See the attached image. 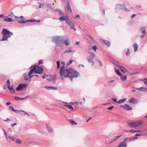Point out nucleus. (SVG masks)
<instances>
[{"mask_svg":"<svg viewBox=\"0 0 147 147\" xmlns=\"http://www.w3.org/2000/svg\"><path fill=\"white\" fill-rule=\"evenodd\" d=\"M60 74L61 76H63L65 77H68L71 80L73 77H77L78 75V73L73 69L70 68L65 69L64 66H61Z\"/></svg>","mask_w":147,"mask_h":147,"instance_id":"f257e3e1","label":"nucleus"},{"mask_svg":"<svg viewBox=\"0 0 147 147\" xmlns=\"http://www.w3.org/2000/svg\"><path fill=\"white\" fill-rule=\"evenodd\" d=\"M144 123L142 119L138 120L136 121L129 122L128 123V126L130 127H139Z\"/></svg>","mask_w":147,"mask_h":147,"instance_id":"f03ea898","label":"nucleus"},{"mask_svg":"<svg viewBox=\"0 0 147 147\" xmlns=\"http://www.w3.org/2000/svg\"><path fill=\"white\" fill-rule=\"evenodd\" d=\"M2 33L3 35V38L1 40H2L5 41L7 40L8 38L10 37L8 35L10 34L11 32L7 30L6 29H3Z\"/></svg>","mask_w":147,"mask_h":147,"instance_id":"7ed1b4c3","label":"nucleus"},{"mask_svg":"<svg viewBox=\"0 0 147 147\" xmlns=\"http://www.w3.org/2000/svg\"><path fill=\"white\" fill-rule=\"evenodd\" d=\"M16 20L19 22L20 23H25L26 22H29V20H27L26 21L23 20L24 18L23 17L21 16L19 17H18L16 16H15Z\"/></svg>","mask_w":147,"mask_h":147,"instance_id":"20e7f679","label":"nucleus"},{"mask_svg":"<svg viewBox=\"0 0 147 147\" xmlns=\"http://www.w3.org/2000/svg\"><path fill=\"white\" fill-rule=\"evenodd\" d=\"M27 85L25 84H20L17 88V90H25L26 87Z\"/></svg>","mask_w":147,"mask_h":147,"instance_id":"39448f33","label":"nucleus"},{"mask_svg":"<svg viewBox=\"0 0 147 147\" xmlns=\"http://www.w3.org/2000/svg\"><path fill=\"white\" fill-rule=\"evenodd\" d=\"M95 55L94 53H91L90 54V56L88 57H87V59L89 63H92V65L94 64V62L93 61V59L94 58Z\"/></svg>","mask_w":147,"mask_h":147,"instance_id":"423d86ee","label":"nucleus"},{"mask_svg":"<svg viewBox=\"0 0 147 147\" xmlns=\"http://www.w3.org/2000/svg\"><path fill=\"white\" fill-rule=\"evenodd\" d=\"M36 66L34 65L30 67V70L29 72V75H31L33 73H36Z\"/></svg>","mask_w":147,"mask_h":147,"instance_id":"0eeeda50","label":"nucleus"},{"mask_svg":"<svg viewBox=\"0 0 147 147\" xmlns=\"http://www.w3.org/2000/svg\"><path fill=\"white\" fill-rule=\"evenodd\" d=\"M36 73L37 74H41L43 72V69L42 67H40L38 66H36Z\"/></svg>","mask_w":147,"mask_h":147,"instance_id":"6e6552de","label":"nucleus"},{"mask_svg":"<svg viewBox=\"0 0 147 147\" xmlns=\"http://www.w3.org/2000/svg\"><path fill=\"white\" fill-rule=\"evenodd\" d=\"M129 102L132 104H135L138 102V101L137 99L132 97L129 100Z\"/></svg>","mask_w":147,"mask_h":147,"instance_id":"1a4fd4ad","label":"nucleus"},{"mask_svg":"<svg viewBox=\"0 0 147 147\" xmlns=\"http://www.w3.org/2000/svg\"><path fill=\"white\" fill-rule=\"evenodd\" d=\"M127 145L126 142H125L123 141L119 144L118 147H126Z\"/></svg>","mask_w":147,"mask_h":147,"instance_id":"9d476101","label":"nucleus"},{"mask_svg":"<svg viewBox=\"0 0 147 147\" xmlns=\"http://www.w3.org/2000/svg\"><path fill=\"white\" fill-rule=\"evenodd\" d=\"M9 15H8L7 17L5 18L4 19V21L6 22H13V20L11 18L8 17L9 16Z\"/></svg>","mask_w":147,"mask_h":147,"instance_id":"9b49d317","label":"nucleus"},{"mask_svg":"<svg viewBox=\"0 0 147 147\" xmlns=\"http://www.w3.org/2000/svg\"><path fill=\"white\" fill-rule=\"evenodd\" d=\"M136 89L144 92H147V88L144 87H141L139 88H136Z\"/></svg>","mask_w":147,"mask_h":147,"instance_id":"f8f14e48","label":"nucleus"},{"mask_svg":"<svg viewBox=\"0 0 147 147\" xmlns=\"http://www.w3.org/2000/svg\"><path fill=\"white\" fill-rule=\"evenodd\" d=\"M60 39V38L58 36L54 37L53 40V41L55 43H57Z\"/></svg>","mask_w":147,"mask_h":147,"instance_id":"ddd939ff","label":"nucleus"},{"mask_svg":"<svg viewBox=\"0 0 147 147\" xmlns=\"http://www.w3.org/2000/svg\"><path fill=\"white\" fill-rule=\"evenodd\" d=\"M117 67L122 72L124 73L125 72L126 70L125 67L119 65H117Z\"/></svg>","mask_w":147,"mask_h":147,"instance_id":"4468645a","label":"nucleus"},{"mask_svg":"<svg viewBox=\"0 0 147 147\" xmlns=\"http://www.w3.org/2000/svg\"><path fill=\"white\" fill-rule=\"evenodd\" d=\"M125 110H127V111H129L132 110V108L127 104H125Z\"/></svg>","mask_w":147,"mask_h":147,"instance_id":"2eb2a0df","label":"nucleus"},{"mask_svg":"<svg viewBox=\"0 0 147 147\" xmlns=\"http://www.w3.org/2000/svg\"><path fill=\"white\" fill-rule=\"evenodd\" d=\"M45 88L47 89V90H50V89H54V90H57V87H47L45 86Z\"/></svg>","mask_w":147,"mask_h":147,"instance_id":"dca6fc26","label":"nucleus"},{"mask_svg":"<svg viewBox=\"0 0 147 147\" xmlns=\"http://www.w3.org/2000/svg\"><path fill=\"white\" fill-rule=\"evenodd\" d=\"M133 46L134 48V51L135 52L136 51L138 48V45L136 43H135L133 45Z\"/></svg>","mask_w":147,"mask_h":147,"instance_id":"f3484780","label":"nucleus"},{"mask_svg":"<svg viewBox=\"0 0 147 147\" xmlns=\"http://www.w3.org/2000/svg\"><path fill=\"white\" fill-rule=\"evenodd\" d=\"M32 76H31V75H29L28 73L27 75L25 76L24 79L26 80H28L30 79Z\"/></svg>","mask_w":147,"mask_h":147,"instance_id":"a211bd4d","label":"nucleus"},{"mask_svg":"<svg viewBox=\"0 0 147 147\" xmlns=\"http://www.w3.org/2000/svg\"><path fill=\"white\" fill-rule=\"evenodd\" d=\"M102 41L107 46L109 47L110 46V43L109 41L105 40H103Z\"/></svg>","mask_w":147,"mask_h":147,"instance_id":"6ab92c4d","label":"nucleus"},{"mask_svg":"<svg viewBox=\"0 0 147 147\" xmlns=\"http://www.w3.org/2000/svg\"><path fill=\"white\" fill-rule=\"evenodd\" d=\"M63 106L66 107L67 108L70 109L74 110L73 107L70 105L66 104L64 105Z\"/></svg>","mask_w":147,"mask_h":147,"instance_id":"aec40b11","label":"nucleus"},{"mask_svg":"<svg viewBox=\"0 0 147 147\" xmlns=\"http://www.w3.org/2000/svg\"><path fill=\"white\" fill-rule=\"evenodd\" d=\"M122 136V135H121L120 136H115L113 138V139L112 140V142H114L116 140L118 139V138H119L120 136Z\"/></svg>","mask_w":147,"mask_h":147,"instance_id":"412c9836","label":"nucleus"},{"mask_svg":"<svg viewBox=\"0 0 147 147\" xmlns=\"http://www.w3.org/2000/svg\"><path fill=\"white\" fill-rule=\"evenodd\" d=\"M64 43L66 46H68L69 44V40L67 39L63 41Z\"/></svg>","mask_w":147,"mask_h":147,"instance_id":"4be33fe9","label":"nucleus"},{"mask_svg":"<svg viewBox=\"0 0 147 147\" xmlns=\"http://www.w3.org/2000/svg\"><path fill=\"white\" fill-rule=\"evenodd\" d=\"M67 10H68L69 9L71 12H72V10L70 8V6L69 4V2L67 1Z\"/></svg>","mask_w":147,"mask_h":147,"instance_id":"5701e85b","label":"nucleus"},{"mask_svg":"<svg viewBox=\"0 0 147 147\" xmlns=\"http://www.w3.org/2000/svg\"><path fill=\"white\" fill-rule=\"evenodd\" d=\"M140 30L141 33L143 34H145L146 33V31L145 29L144 28H142L140 29Z\"/></svg>","mask_w":147,"mask_h":147,"instance_id":"b1692460","label":"nucleus"},{"mask_svg":"<svg viewBox=\"0 0 147 147\" xmlns=\"http://www.w3.org/2000/svg\"><path fill=\"white\" fill-rule=\"evenodd\" d=\"M126 99L124 98L123 99L119 100L117 102L119 104L122 103Z\"/></svg>","mask_w":147,"mask_h":147,"instance_id":"393cba45","label":"nucleus"},{"mask_svg":"<svg viewBox=\"0 0 147 147\" xmlns=\"http://www.w3.org/2000/svg\"><path fill=\"white\" fill-rule=\"evenodd\" d=\"M137 137H129V141L131 142V141H132V140H134V139H137Z\"/></svg>","mask_w":147,"mask_h":147,"instance_id":"a878e982","label":"nucleus"},{"mask_svg":"<svg viewBox=\"0 0 147 147\" xmlns=\"http://www.w3.org/2000/svg\"><path fill=\"white\" fill-rule=\"evenodd\" d=\"M127 78V77L126 76H121V79L123 81H125Z\"/></svg>","mask_w":147,"mask_h":147,"instance_id":"bb28decb","label":"nucleus"},{"mask_svg":"<svg viewBox=\"0 0 147 147\" xmlns=\"http://www.w3.org/2000/svg\"><path fill=\"white\" fill-rule=\"evenodd\" d=\"M70 123L72 124V125H73L74 124H75L76 125L77 124V123L75 122V121L73 120H70L69 121Z\"/></svg>","mask_w":147,"mask_h":147,"instance_id":"cd10ccee","label":"nucleus"},{"mask_svg":"<svg viewBox=\"0 0 147 147\" xmlns=\"http://www.w3.org/2000/svg\"><path fill=\"white\" fill-rule=\"evenodd\" d=\"M47 129L49 132H52V129L51 127L47 126Z\"/></svg>","mask_w":147,"mask_h":147,"instance_id":"c85d7f7f","label":"nucleus"},{"mask_svg":"<svg viewBox=\"0 0 147 147\" xmlns=\"http://www.w3.org/2000/svg\"><path fill=\"white\" fill-rule=\"evenodd\" d=\"M115 72L118 75L121 76H122V74L120 73V72H119V71L118 70H116Z\"/></svg>","mask_w":147,"mask_h":147,"instance_id":"c756f323","label":"nucleus"},{"mask_svg":"<svg viewBox=\"0 0 147 147\" xmlns=\"http://www.w3.org/2000/svg\"><path fill=\"white\" fill-rule=\"evenodd\" d=\"M55 80V77L53 76H50L49 80L50 81H53Z\"/></svg>","mask_w":147,"mask_h":147,"instance_id":"7c9ffc66","label":"nucleus"},{"mask_svg":"<svg viewBox=\"0 0 147 147\" xmlns=\"http://www.w3.org/2000/svg\"><path fill=\"white\" fill-rule=\"evenodd\" d=\"M29 22H40V20H34L33 19H30V20H29Z\"/></svg>","mask_w":147,"mask_h":147,"instance_id":"2f4dec72","label":"nucleus"},{"mask_svg":"<svg viewBox=\"0 0 147 147\" xmlns=\"http://www.w3.org/2000/svg\"><path fill=\"white\" fill-rule=\"evenodd\" d=\"M65 17H61L59 18V20L61 21H63L65 20Z\"/></svg>","mask_w":147,"mask_h":147,"instance_id":"473e14b6","label":"nucleus"},{"mask_svg":"<svg viewBox=\"0 0 147 147\" xmlns=\"http://www.w3.org/2000/svg\"><path fill=\"white\" fill-rule=\"evenodd\" d=\"M67 24H68L70 26L71 28H73V27H74L73 24H72V23L71 22H69L68 23L67 22Z\"/></svg>","mask_w":147,"mask_h":147,"instance_id":"72a5a7b5","label":"nucleus"},{"mask_svg":"<svg viewBox=\"0 0 147 147\" xmlns=\"http://www.w3.org/2000/svg\"><path fill=\"white\" fill-rule=\"evenodd\" d=\"M55 11H58L59 13V14L61 16H62L63 15V14H62V11L61 10H60V9H57L55 10Z\"/></svg>","mask_w":147,"mask_h":147,"instance_id":"f704fd0d","label":"nucleus"},{"mask_svg":"<svg viewBox=\"0 0 147 147\" xmlns=\"http://www.w3.org/2000/svg\"><path fill=\"white\" fill-rule=\"evenodd\" d=\"M126 131V132H130V133H134V132H136V131H135V130H129V131Z\"/></svg>","mask_w":147,"mask_h":147,"instance_id":"c9c22d12","label":"nucleus"},{"mask_svg":"<svg viewBox=\"0 0 147 147\" xmlns=\"http://www.w3.org/2000/svg\"><path fill=\"white\" fill-rule=\"evenodd\" d=\"M10 90L11 92L12 93H14L15 92V91L12 88L9 87V88H8Z\"/></svg>","mask_w":147,"mask_h":147,"instance_id":"e433bc0d","label":"nucleus"},{"mask_svg":"<svg viewBox=\"0 0 147 147\" xmlns=\"http://www.w3.org/2000/svg\"><path fill=\"white\" fill-rule=\"evenodd\" d=\"M60 61L59 60L57 62V68L59 69V68L60 67Z\"/></svg>","mask_w":147,"mask_h":147,"instance_id":"4c0bfd02","label":"nucleus"},{"mask_svg":"<svg viewBox=\"0 0 147 147\" xmlns=\"http://www.w3.org/2000/svg\"><path fill=\"white\" fill-rule=\"evenodd\" d=\"M73 51H74V52H75V51H74L73 50H67L65 52V53H69Z\"/></svg>","mask_w":147,"mask_h":147,"instance_id":"58836bf2","label":"nucleus"},{"mask_svg":"<svg viewBox=\"0 0 147 147\" xmlns=\"http://www.w3.org/2000/svg\"><path fill=\"white\" fill-rule=\"evenodd\" d=\"M98 49V48L96 47V46H94L92 47V49H93L94 50V51H95V52L96 51V49Z\"/></svg>","mask_w":147,"mask_h":147,"instance_id":"ea45409f","label":"nucleus"},{"mask_svg":"<svg viewBox=\"0 0 147 147\" xmlns=\"http://www.w3.org/2000/svg\"><path fill=\"white\" fill-rule=\"evenodd\" d=\"M21 110H18L14 109L13 111L17 113H20V112H21Z\"/></svg>","mask_w":147,"mask_h":147,"instance_id":"a19ab883","label":"nucleus"},{"mask_svg":"<svg viewBox=\"0 0 147 147\" xmlns=\"http://www.w3.org/2000/svg\"><path fill=\"white\" fill-rule=\"evenodd\" d=\"M9 138L11 139L12 141H14L15 140V138L13 136H9Z\"/></svg>","mask_w":147,"mask_h":147,"instance_id":"79ce46f5","label":"nucleus"},{"mask_svg":"<svg viewBox=\"0 0 147 147\" xmlns=\"http://www.w3.org/2000/svg\"><path fill=\"white\" fill-rule=\"evenodd\" d=\"M16 142L17 143H22V142L18 139H16Z\"/></svg>","mask_w":147,"mask_h":147,"instance_id":"37998d69","label":"nucleus"},{"mask_svg":"<svg viewBox=\"0 0 147 147\" xmlns=\"http://www.w3.org/2000/svg\"><path fill=\"white\" fill-rule=\"evenodd\" d=\"M43 63V60H40L38 62V64L40 65V64H42Z\"/></svg>","mask_w":147,"mask_h":147,"instance_id":"c03bdc74","label":"nucleus"},{"mask_svg":"<svg viewBox=\"0 0 147 147\" xmlns=\"http://www.w3.org/2000/svg\"><path fill=\"white\" fill-rule=\"evenodd\" d=\"M9 109L11 111H13L14 110L13 107L12 106H10V107H9Z\"/></svg>","mask_w":147,"mask_h":147,"instance_id":"a18cd8bd","label":"nucleus"},{"mask_svg":"<svg viewBox=\"0 0 147 147\" xmlns=\"http://www.w3.org/2000/svg\"><path fill=\"white\" fill-rule=\"evenodd\" d=\"M129 138H126L124 139L123 141L124 142H126V141H129Z\"/></svg>","mask_w":147,"mask_h":147,"instance_id":"49530a36","label":"nucleus"},{"mask_svg":"<svg viewBox=\"0 0 147 147\" xmlns=\"http://www.w3.org/2000/svg\"><path fill=\"white\" fill-rule=\"evenodd\" d=\"M7 87L8 88H9V86L10 85V83H9V80H8L7 82Z\"/></svg>","mask_w":147,"mask_h":147,"instance_id":"de8ad7c7","label":"nucleus"},{"mask_svg":"<svg viewBox=\"0 0 147 147\" xmlns=\"http://www.w3.org/2000/svg\"><path fill=\"white\" fill-rule=\"evenodd\" d=\"M130 54V52L129 51V49H128L126 53V55L128 56Z\"/></svg>","mask_w":147,"mask_h":147,"instance_id":"09e8293b","label":"nucleus"},{"mask_svg":"<svg viewBox=\"0 0 147 147\" xmlns=\"http://www.w3.org/2000/svg\"><path fill=\"white\" fill-rule=\"evenodd\" d=\"M112 99L113 102H117V99L115 98V97L112 98Z\"/></svg>","mask_w":147,"mask_h":147,"instance_id":"8fccbe9b","label":"nucleus"},{"mask_svg":"<svg viewBox=\"0 0 147 147\" xmlns=\"http://www.w3.org/2000/svg\"><path fill=\"white\" fill-rule=\"evenodd\" d=\"M20 98H19L18 96L15 97V99L16 100H19L20 99Z\"/></svg>","mask_w":147,"mask_h":147,"instance_id":"3c124183","label":"nucleus"},{"mask_svg":"<svg viewBox=\"0 0 147 147\" xmlns=\"http://www.w3.org/2000/svg\"><path fill=\"white\" fill-rule=\"evenodd\" d=\"M21 112H24V114H25V115H27L28 116H29V115L25 111H22V110H21Z\"/></svg>","mask_w":147,"mask_h":147,"instance_id":"603ef678","label":"nucleus"},{"mask_svg":"<svg viewBox=\"0 0 147 147\" xmlns=\"http://www.w3.org/2000/svg\"><path fill=\"white\" fill-rule=\"evenodd\" d=\"M145 34H143L142 35H141L140 36V37L142 38H143L145 36Z\"/></svg>","mask_w":147,"mask_h":147,"instance_id":"864d4df0","label":"nucleus"},{"mask_svg":"<svg viewBox=\"0 0 147 147\" xmlns=\"http://www.w3.org/2000/svg\"><path fill=\"white\" fill-rule=\"evenodd\" d=\"M113 106H112L111 107L108 108L107 109H108V110H111L113 108Z\"/></svg>","mask_w":147,"mask_h":147,"instance_id":"5fc2aeb1","label":"nucleus"},{"mask_svg":"<svg viewBox=\"0 0 147 147\" xmlns=\"http://www.w3.org/2000/svg\"><path fill=\"white\" fill-rule=\"evenodd\" d=\"M73 62L72 60H70L69 62L67 63V65H69L72 63Z\"/></svg>","mask_w":147,"mask_h":147,"instance_id":"6e6d98bb","label":"nucleus"},{"mask_svg":"<svg viewBox=\"0 0 147 147\" xmlns=\"http://www.w3.org/2000/svg\"><path fill=\"white\" fill-rule=\"evenodd\" d=\"M11 102H7V103H6V105L7 106L9 105H10L11 104Z\"/></svg>","mask_w":147,"mask_h":147,"instance_id":"4d7b16f0","label":"nucleus"},{"mask_svg":"<svg viewBox=\"0 0 147 147\" xmlns=\"http://www.w3.org/2000/svg\"><path fill=\"white\" fill-rule=\"evenodd\" d=\"M10 119H9V118H7L6 119V120H4V121H6V122H7V121H10Z\"/></svg>","mask_w":147,"mask_h":147,"instance_id":"13d9d810","label":"nucleus"},{"mask_svg":"<svg viewBox=\"0 0 147 147\" xmlns=\"http://www.w3.org/2000/svg\"><path fill=\"white\" fill-rule=\"evenodd\" d=\"M121 107H123L125 109V104H124L123 105H121Z\"/></svg>","mask_w":147,"mask_h":147,"instance_id":"bf43d9fd","label":"nucleus"},{"mask_svg":"<svg viewBox=\"0 0 147 147\" xmlns=\"http://www.w3.org/2000/svg\"><path fill=\"white\" fill-rule=\"evenodd\" d=\"M17 125V123H13V124H12L11 125L12 126V127H13L14 126V125Z\"/></svg>","mask_w":147,"mask_h":147,"instance_id":"052dcab7","label":"nucleus"},{"mask_svg":"<svg viewBox=\"0 0 147 147\" xmlns=\"http://www.w3.org/2000/svg\"><path fill=\"white\" fill-rule=\"evenodd\" d=\"M136 16V14H133L131 16L132 18H133L134 17Z\"/></svg>","mask_w":147,"mask_h":147,"instance_id":"680f3d73","label":"nucleus"},{"mask_svg":"<svg viewBox=\"0 0 147 147\" xmlns=\"http://www.w3.org/2000/svg\"><path fill=\"white\" fill-rule=\"evenodd\" d=\"M61 64L63 65H64L65 64V63L63 61H61Z\"/></svg>","mask_w":147,"mask_h":147,"instance_id":"e2e57ef3","label":"nucleus"},{"mask_svg":"<svg viewBox=\"0 0 147 147\" xmlns=\"http://www.w3.org/2000/svg\"><path fill=\"white\" fill-rule=\"evenodd\" d=\"M42 5H43L42 4H41L40 3H39V6L40 8L41 7V6Z\"/></svg>","mask_w":147,"mask_h":147,"instance_id":"0e129e2a","label":"nucleus"},{"mask_svg":"<svg viewBox=\"0 0 147 147\" xmlns=\"http://www.w3.org/2000/svg\"><path fill=\"white\" fill-rule=\"evenodd\" d=\"M79 43H80L79 42L77 41L76 43V44L78 45H79Z\"/></svg>","mask_w":147,"mask_h":147,"instance_id":"69168bd1","label":"nucleus"},{"mask_svg":"<svg viewBox=\"0 0 147 147\" xmlns=\"http://www.w3.org/2000/svg\"><path fill=\"white\" fill-rule=\"evenodd\" d=\"M2 17L3 18H5V17L3 16V14H0V18Z\"/></svg>","mask_w":147,"mask_h":147,"instance_id":"338daca9","label":"nucleus"},{"mask_svg":"<svg viewBox=\"0 0 147 147\" xmlns=\"http://www.w3.org/2000/svg\"><path fill=\"white\" fill-rule=\"evenodd\" d=\"M144 84L147 86V81H145L144 82Z\"/></svg>","mask_w":147,"mask_h":147,"instance_id":"774afa93","label":"nucleus"}]
</instances>
